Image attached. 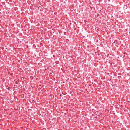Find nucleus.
I'll return each mask as SVG.
<instances>
[{"instance_id":"8","label":"nucleus","mask_w":130,"mask_h":130,"mask_svg":"<svg viewBox=\"0 0 130 130\" xmlns=\"http://www.w3.org/2000/svg\"><path fill=\"white\" fill-rule=\"evenodd\" d=\"M10 0H9V1H10Z\"/></svg>"},{"instance_id":"2","label":"nucleus","mask_w":130,"mask_h":130,"mask_svg":"<svg viewBox=\"0 0 130 130\" xmlns=\"http://www.w3.org/2000/svg\"><path fill=\"white\" fill-rule=\"evenodd\" d=\"M12 7H11V8H9V9H12Z\"/></svg>"},{"instance_id":"4","label":"nucleus","mask_w":130,"mask_h":130,"mask_svg":"<svg viewBox=\"0 0 130 130\" xmlns=\"http://www.w3.org/2000/svg\"><path fill=\"white\" fill-rule=\"evenodd\" d=\"M8 88H9H9H10V87H8Z\"/></svg>"},{"instance_id":"1","label":"nucleus","mask_w":130,"mask_h":130,"mask_svg":"<svg viewBox=\"0 0 130 130\" xmlns=\"http://www.w3.org/2000/svg\"><path fill=\"white\" fill-rule=\"evenodd\" d=\"M9 37L10 38V39L12 40L9 41L10 42V43H11L13 42V37H11L10 35H9Z\"/></svg>"},{"instance_id":"3","label":"nucleus","mask_w":130,"mask_h":130,"mask_svg":"<svg viewBox=\"0 0 130 130\" xmlns=\"http://www.w3.org/2000/svg\"><path fill=\"white\" fill-rule=\"evenodd\" d=\"M126 9H127V6H126Z\"/></svg>"},{"instance_id":"6","label":"nucleus","mask_w":130,"mask_h":130,"mask_svg":"<svg viewBox=\"0 0 130 130\" xmlns=\"http://www.w3.org/2000/svg\"><path fill=\"white\" fill-rule=\"evenodd\" d=\"M10 35H11V36H12V35L10 34Z\"/></svg>"},{"instance_id":"7","label":"nucleus","mask_w":130,"mask_h":130,"mask_svg":"<svg viewBox=\"0 0 130 130\" xmlns=\"http://www.w3.org/2000/svg\"><path fill=\"white\" fill-rule=\"evenodd\" d=\"M10 58V57L9 58H8V59H9V58Z\"/></svg>"},{"instance_id":"5","label":"nucleus","mask_w":130,"mask_h":130,"mask_svg":"<svg viewBox=\"0 0 130 130\" xmlns=\"http://www.w3.org/2000/svg\"><path fill=\"white\" fill-rule=\"evenodd\" d=\"M10 102H11V103H12L13 102H11V100L10 101Z\"/></svg>"}]
</instances>
